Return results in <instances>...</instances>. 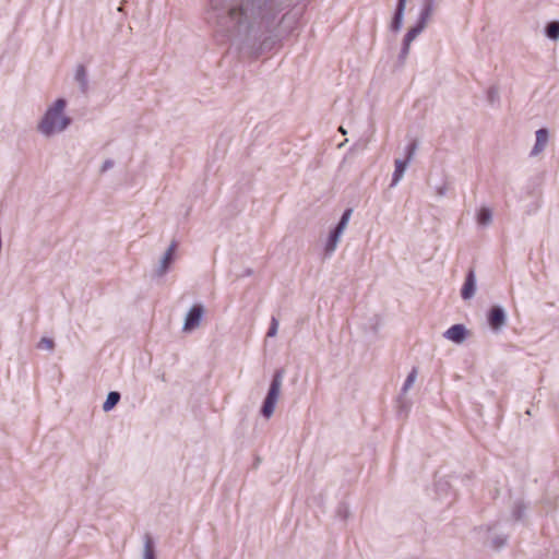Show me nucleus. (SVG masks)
Masks as SVG:
<instances>
[{
	"label": "nucleus",
	"instance_id": "nucleus-7",
	"mask_svg": "<svg viewBox=\"0 0 559 559\" xmlns=\"http://www.w3.org/2000/svg\"><path fill=\"white\" fill-rule=\"evenodd\" d=\"M425 27L426 26H424L423 23L417 22V24L409 28V31L406 33L399 57L401 61H404L407 58L412 41L416 39V37L425 29Z\"/></svg>",
	"mask_w": 559,
	"mask_h": 559
},
{
	"label": "nucleus",
	"instance_id": "nucleus-13",
	"mask_svg": "<svg viewBox=\"0 0 559 559\" xmlns=\"http://www.w3.org/2000/svg\"><path fill=\"white\" fill-rule=\"evenodd\" d=\"M142 559H156L155 543L148 533H145L143 536Z\"/></svg>",
	"mask_w": 559,
	"mask_h": 559
},
{
	"label": "nucleus",
	"instance_id": "nucleus-9",
	"mask_svg": "<svg viewBox=\"0 0 559 559\" xmlns=\"http://www.w3.org/2000/svg\"><path fill=\"white\" fill-rule=\"evenodd\" d=\"M476 290V277L473 270H469V272L466 275L464 285L461 290V296L463 299H471L475 295Z\"/></svg>",
	"mask_w": 559,
	"mask_h": 559
},
{
	"label": "nucleus",
	"instance_id": "nucleus-30",
	"mask_svg": "<svg viewBox=\"0 0 559 559\" xmlns=\"http://www.w3.org/2000/svg\"><path fill=\"white\" fill-rule=\"evenodd\" d=\"M340 131H341L343 134H346V131L343 129V127H340Z\"/></svg>",
	"mask_w": 559,
	"mask_h": 559
},
{
	"label": "nucleus",
	"instance_id": "nucleus-29",
	"mask_svg": "<svg viewBox=\"0 0 559 559\" xmlns=\"http://www.w3.org/2000/svg\"><path fill=\"white\" fill-rule=\"evenodd\" d=\"M438 193H439L440 195H444V193H445V188H444V187H442V188L438 189Z\"/></svg>",
	"mask_w": 559,
	"mask_h": 559
},
{
	"label": "nucleus",
	"instance_id": "nucleus-8",
	"mask_svg": "<svg viewBox=\"0 0 559 559\" xmlns=\"http://www.w3.org/2000/svg\"><path fill=\"white\" fill-rule=\"evenodd\" d=\"M443 336L449 341L461 344L467 336V330L463 324H454L443 333Z\"/></svg>",
	"mask_w": 559,
	"mask_h": 559
},
{
	"label": "nucleus",
	"instance_id": "nucleus-25",
	"mask_svg": "<svg viewBox=\"0 0 559 559\" xmlns=\"http://www.w3.org/2000/svg\"><path fill=\"white\" fill-rule=\"evenodd\" d=\"M417 150V144L416 142H412L409 143L406 148H405V153H406V157H405V160H408V163H411V160L413 159L414 155H415V152Z\"/></svg>",
	"mask_w": 559,
	"mask_h": 559
},
{
	"label": "nucleus",
	"instance_id": "nucleus-4",
	"mask_svg": "<svg viewBox=\"0 0 559 559\" xmlns=\"http://www.w3.org/2000/svg\"><path fill=\"white\" fill-rule=\"evenodd\" d=\"M203 316L204 306L201 304L193 305L185 318L182 331L186 333L194 331L197 328H199Z\"/></svg>",
	"mask_w": 559,
	"mask_h": 559
},
{
	"label": "nucleus",
	"instance_id": "nucleus-3",
	"mask_svg": "<svg viewBox=\"0 0 559 559\" xmlns=\"http://www.w3.org/2000/svg\"><path fill=\"white\" fill-rule=\"evenodd\" d=\"M284 380V370L278 369L274 372L267 393L263 400L260 414L265 419H270L275 411L276 404L280 400Z\"/></svg>",
	"mask_w": 559,
	"mask_h": 559
},
{
	"label": "nucleus",
	"instance_id": "nucleus-14",
	"mask_svg": "<svg viewBox=\"0 0 559 559\" xmlns=\"http://www.w3.org/2000/svg\"><path fill=\"white\" fill-rule=\"evenodd\" d=\"M341 235L335 233L334 230H331L325 245H324V255L330 258L336 250L337 245L341 240Z\"/></svg>",
	"mask_w": 559,
	"mask_h": 559
},
{
	"label": "nucleus",
	"instance_id": "nucleus-20",
	"mask_svg": "<svg viewBox=\"0 0 559 559\" xmlns=\"http://www.w3.org/2000/svg\"><path fill=\"white\" fill-rule=\"evenodd\" d=\"M546 36L551 40L559 39V21H551L545 27Z\"/></svg>",
	"mask_w": 559,
	"mask_h": 559
},
{
	"label": "nucleus",
	"instance_id": "nucleus-1",
	"mask_svg": "<svg viewBox=\"0 0 559 559\" xmlns=\"http://www.w3.org/2000/svg\"><path fill=\"white\" fill-rule=\"evenodd\" d=\"M287 0H210L205 19L218 32L238 37L242 49L259 56L283 38L278 14Z\"/></svg>",
	"mask_w": 559,
	"mask_h": 559
},
{
	"label": "nucleus",
	"instance_id": "nucleus-2",
	"mask_svg": "<svg viewBox=\"0 0 559 559\" xmlns=\"http://www.w3.org/2000/svg\"><path fill=\"white\" fill-rule=\"evenodd\" d=\"M66 107L67 102L63 98L56 99L39 120L37 131L46 138L66 131L71 124V118L64 114Z\"/></svg>",
	"mask_w": 559,
	"mask_h": 559
},
{
	"label": "nucleus",
	"instance_id": "nucleus-18",
	"mask_svg": "<svg viewBox=\"0 0 559 559\" xmlns=\"http://www.w3.org/2000/svg\"><path fill=\"white\" fill-rule=\"evenodd\" d=\"M120 393L117 391H111L108 393L106 401L103 404L104 412H110L120 401Z\"/></svg>",
	"mask_w": 559,
	"mask_h": 559
},
{
	"label": "nucleus",
	"instance_id": "nucleus-26",
	"mask_svg": "<svg viewBox=\"0 0 559 559\" xmlns=\"http://www.w3.org/2000/svg\"><path fill=\"white\" fill-rule=\"evenodd\" d=\"M448 488H449V484H448V481L439 480V481L436 484V490H437V492H438V493H439V492H441V491H442V492H443V491L445 492V491L448 490Z\"/></svg>",
	"mask_w": 559,
	"mask_h": 559
},
{
	"label": "nucleus",
	"instance_id": "nucleus-6",
	"mask_svg": "<svg viewBox=\"0 0 559 559\" xmlns=\"http://www.w3.org/2000/svg\"><path fill=\"white\" fill-rule=\"evenodd\" d=\"M488 325L493 332H499L507 323V313L501 306H493L487 314Z\"/></svg>",
	"mask_w": 559,
	"mask_h": 559
},
{
	"label": "nucleus",
	"instance_id": "nucleus-19",
	"mask_svg": "<svg viewBox=\"0 0 559 559\" xmlns=\"http://www.w3.org/2000/svg\"><path fill=\"white\" fill-rule=\"evenodd\" d=\"M352 213H353L352 209H347V210L344 211L340 222L337 223V225L333 229L335 233L340 234L341 236L343 235L344 230L346 229V227L348 225V222L350 219Z\"/></svg>",
	"mask_w": 559,
	"mask_h": 559
},
{
	"label": "nucleus",
	"instance_id": "nucleus-16",
	"mask_svg": "<svg viewBox=\"0 0 559 559\" xmlns=\"http://www.w3.org/2000/svg\"><path fill=\"white\" fill-rule=\"evenodd\" d=\"M75 81L79 83L80 88L83 93H85L88 88V79L87 72L84 66L79 64L75 70Z\"/></svg>",
	"mask_w": 559,
	"mask_h": 559
},
{
	"label": "nucleus",
	"instance_id": "nucleus-27",
	"mask_svg": "<svg viewBox=\"0 0 559 559\" xmlns=\"http://www.w3.org/2000/svg\"><path fill=\"white\" fill-rule=\"evenodd\" d=\"M504 543H506V538H500V537H498V538H495V539H493V545H495L497 548H499V547L503 546V545H504Z\"/></svg>",
	"mask_w": 559,
	"mask_h": 559
},
{
	"label": "nucleus",
	"instance_id": "nucleus-11",
	"mask_svg": "<svg viewBox=\"0 0 559 559\" xmlns=\"http://www.w3.org/2000/svg\"><path fill=\"white\" fill-rule=\"evenodd\" d=\"M548 142V131L546 129H538L536 131L535 145L532 148L531 155L536 156L543 152Z\"/></svg>",
	"mask_w": 559,
	"mask_h": 559
},
{
	"label": "nucleus",
	"instance_id": "nucleus-17",
	"mask_svg": "<svg viewBox=\"0 0 559 559\" xmlns=\"http://www.w3.org/2000/svg\"><path fill=\"white\" fill-rule=\"evenodd\" d=\"M476 219L479 226L486 227L490 225L492 222V211L487 206L480 207L477 212Z\"/></svg>",
	"mask_w": 559,
	"mask_h": 559
},
{
	"label": "nucleus",
	"instance_id": "nucleus-22",
	"mask_svg": "<svg viewBox=\"0 0 559 559\" xmlns=\"http://www.w3.org/2000/svg\"><path fill=\"white\" fill-rule=\"evenodd\" d=\"M499 88L497 86H491L487 92L488 102L493 105L499 102Z\"/></svg>",
	"mask_w": 559,
	"mask_h": 559
},
{
	"label": "nucleus",
	"instance_id": "nucleus-5",
	"mask_svg": "<svg viewBox=\"0 0 559 559\" xmlns=\"http://www.w3.org/2000/svg\"><path fill=\"white\" fill-rule=\"evenodd\" d=\"M176 250L177 242L173 241L162 255L158 264L154 270V275L156 277H163L169 271L171 264L175 262L176 259Z\"/></svg>",
	"mask_w": 559,
	"mask_h": 559
},
{
	"label": "nucleus",
	"instance_id": "nucleus-23",
	"mask_svg": "<svg viewBox=\"0 0 559 559\" xmlns=\"http://www.w3.org/2000/svg\"><path fill=\"white\" fill-rule=\"evenodd\" d=\"M38 347L47 350H52L55 347V342L49 337H41Z\"/></svg>",
	"mask_w": 559,
	"mask_h": 559
},
{
	"label": "nucleus",
	"instance_id": "nucleus-24",
	"mask_svg": "<svg viewBox=\"0 0 559 559\" xmlns=\"http://www.w3.org/2000/svg\"><path fill=\"white\" fill-rule=\"evenodd\" d=\"M277 330H278V321L275 317H272L271 324L267 330L266 336L274 337L277 334Z\"/></svg>",
	"mask_w": 559,
	"mask_h": 559
},
{
	"label": "nucleus",
	"instance_id": "nucleus-10",
	"mask_svg": "<svg viewBox=\"0 0 559 559\" xmlns=\"http://www.w3.org/2000/svg\"><path fill=\"white\" fill-rule=\"evenodd\" d=\"M406 2L407 0H397L395 13L391 22V29L393 32H399L402 27Z\"/></svg>",
	"mask_w": 559,
	"mask_h": 559
},
{
	"label": "nucleus",
	"instance_id": "nucleus-21",
	"mask_svg": "<svg viewBox=\"0 0 559 559\" xmlns=\"http://www.w3.org/2000/svg\"><path fill=\"white\" fill-rule=\"evenodd\" d=\"M417 373H418L417 368H413L412 371L408 373V376L403 384V388H402L403 393H406L412 388V385L414 384V382L417 379Z\"/></svg>",
	"mask_w": 559,
	"mask_h": 559
},
{
	"label": "nucleus",
	"instance_id": "nucleus-12",
	"mask_svg": "<svg viewBox=\"0 0 559 559\" xmlns=\"http://www.w3.org/2000/svg\"><path fill=\"white\" fill-rule=\"evenodd\" d=\"M408 164H409L408 160L395 159V162H394L395 169L392 175V181L390 185L391 187H395L402 180V178L404 177V174L407 169Z\"/></svg>",
	"mask_w": 559,
	"mask_h": 559
},
{
	"label": "nucleus",
	"instance_id": "nucleus-15",
	"mask_svg": "<svg viewBox=\"0 0 559 559\" xmlns=\"http://www.w3.org/2000/svg\"><path fill=\"white\" fill-rule=\"evenodd\" d=\"M435 9V0H424V5L419 14L418 22L423 23L424 26L427 25L430 16L433 13Z\"/></svg>",
	"mask_w": 559,
	"mask_h": 559
},
{
	"label": "nucleus",
	"instance_id": "nucleus-28",
	"mask_svg": "<svg viewBox=\"0 0 559 559\" xmlns=\"http://www.w3.org/2000/svg\"><path fill=\"white\" fill-rule=\"evenodd\" d=\"M112 166H114V162H112V160H110V159H108V160H106V162L104 163V165H103V170H107V169L111 168Z\"/></svg>",
	"mask_w": 559,
	"mask_h": 559
}]
</instances>
